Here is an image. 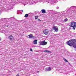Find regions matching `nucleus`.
<instances>
[{"instance_id":"obj_1","label":"nucleus","mask_w":76,"mask_h":76,"mask_svg":"<svg viewBox=\"0 0 76 76\" xmlns=\"http://www.w3.org/2000/svg\"><path fill=\"white\" fill-rule=\"evenodd\" d=\"M70 27H72V26H74L75 27H76V22H74L72 21L71 22Z\"/></svg>"},{"instance_id":"obj_2","label":"nucleus","mask_w":76,"mask_h":76,"mask_svg":"<svg viewBox=\"0 0 76 76\" xmlns=\"http://www.w3.org/2000/svg\"><path fill=\"white\" fill-rule=\"evenodd\" d=\"M47 44V42H45V40L42 41L40 43V45H45Z\"/></svg>"},{"instance_id":"obj_3","label":"nucleus","mask_w":76,"mask_h":76,"mask_svg":"<svg viewBox=\"0 0 76 76\" xmlns=\"http://www.w3.org/2000/svg\"><path fill=\"white\" fill-rule=\"evenodd\" d=\"M53 30H54L55 32H58V27L57 26H54L53 27Z\"/></svg>"},{"instance_id":"obj_4","label":"nucleus","mask_w":76,"mask_h":76,"mask_svg":"<svg viewBox=\"0 0 76 76\" xmlns=\"http://www.w3.org/2000/svg\"><path fill=\"white\" fill-rule=\"evenodd\" d=\"M20 3L24 4V6H25L26 4V0H22L20 1Z\"/></svg>"},{"instance_id":"obj_5","label":"nucleus","mask_w":76,"mask_h":76,"mask_svg":"<svg viewBox=\"0 0 76 76\" xmlns=\"http://www.w3.org/2000/svg\"><path fill=\"white\" fill-rule=\"evenodd\" d=\"M48 31V30L47 29H45L43 31V33L46 35H47L48 34V32H49V31Z\"/></svg>"},{"instance_id":"obj_6","label":"nucleus","mask_w":76,"mask_h":76,"mask_svg":"<svg viewBox=\"0 0 76 76\" xmlns=\"http://www.w3.org/2000/svg\"><path fill=\"white\" fill-rule=\"evenodd\" d=\"M30 3L31 4L34 3L36 4V3H38V1H37V0H33L32 1L30 2Z\"/></svg>"},{"instance_id":"obj_7","label":"nucleus","mask_w":76,"mask_h":76,"mask_svg":"<svg viewBox=\"0 0 76 76\" xmlns=\"http://www.w3.org/2000/svg\"><path fill=\"white\" fill-rule=\"evenodd\" d=\"M28 38L29 39L32 38H34V36H33V35L32 34H30L29 35H28L27 36Z\"/></svg>"},{"instance_id":"obj_8","label":"nucleus","mask_w":76,"mask_h":76,"mask_svg":"<svg viewBox=\"0 0 76 76\" xmlns=\"http://www.w3.org/2000/svg\"><path fill=\"white\" fill-rule=\"evenodd\" d=\"M8 38L10 40V41H12L13 38V37L12 35H10L8 37Z\"/></svg>"},{"instance_id":"obj_9","label":"nucleus","mask_w":76,"mask_h":76,"mask_svg":"<svg viewBox=\"0 0 76 76\" xmlns=\"http://www.w3.org/2000/svg\"><path fill=\"white\" fill-rule=\"evenodd\" d=\"M13 9V7H10L9 8H6L5 10H11Z\"/></svg>"},{"instance_id":"obj_10","label":"nucleus","mask_w":76,"mask_h":76,"mask_svg":"<svg viewBox=\"0 0 76 76\" xmlns=\"http://www.w3.org/2000/svg\"><path fill=\"white\" fill-rule=\"evenodd\" d=\"M42 13H46V11H45V10L42 9L41 10Z\"/></svg>"},{"instance_id":"obj_11","label":"nucleus","mask_w":76,"mask_h":76,"mask_svg":"<svg viewBox=\"0 0 76 76\" xmlns=\"http://www.w3.org/2000/svg\"><path fill=\"white\" fill-rule=\"evenodd\" d=\"M37 41H38V40L36 39L34 40L33 43L34 44H37Z\"/></svg>"},{"instance_id":"obj_12","label":"nucleus","mask_w":76,"mask_h":76,"mask_svg":"<svg viewBox=\"0 0 76 76\" xmlns=\"http://www.w3.org/2000/svg\"><path fill=\"white\" fill-rule=\"evenodd\" d=\"M6 19H7V18H1V20H2V21H3L4 22L6 20Z\"/></svg>"},{"instance_id":"obj_13","label":"nucleus","mask_w":76,"mask_h":76,"mask_svg":"<svg viewBox=\"0 0 76 76\" xmlns=\"http://www.w3.org/2000/svg\"><path fill=\"white\" fill-rule=\"evenodd\" d=\"M51 70V68L50 67H49L48 68H46L47 71H50Z\"/></svg>"},{"instance_id":"obj_14","label":"nucleus","mask_w":76,"mask_h":76,"mask_svg":"<svg viewBox=\"0 0 76 76\" xmlns=\"http://www.w3.org/2000/svg\"><path fill=\"white\" fill-rule=\"evenodd\" d=\"M10 19H13L14 21H17L18 20H16V19L14 17H12L10 18Z\"/></svg>"},{"instance_id":"obj_15","label":"nucleus","mask_w":76,"mask_h":76,"mask_svg":"<svg viewBox=\"0 0 76 76\" xmlns=\"http://www.w3.org/2000/svg\"><path fill=\"white\" fill-rule=\"evenodd\" d=\"M44 52H45V53H51V52L50 51H49L47 50H45Z\"/></svg>"},{"instance_id":"obj_16","label":"nucleus","mask_w":76,"mask_h":76,"mask_svg":"<svg viewBox=\"0 0 76 76\" xmlns=\"http://www.w3.org/2000/svg\"><path fill=\"white\" fill-rule=\"evenodd\" d=\"M28 17V14H26L24 16V17H25V18H27Z\"/></svg>"},{"instance_id":"obj_17","label":"nucleus","mask_w":76,"mask_h":76,"mask_svg":"<svg viewBox=\"0 0 76 76\" xmlns=\"http://www.w3.org/2000/svg\"><path fill=\"white\" fill-rule=\"evenodd\" d=\"M68 20V19H67V18H65L64 20V22H67V21Z\"/></svg>"},{"instance_id":"obj_18","label":"nucleus","mask_w":76,"mask_h":76,"mask_svg":"<svg viewBox=\"0 0 76 76\" xmlns=\"http://www.w3.org/2000/svg\"><path fill=\"white\" fill-rule=\"evenodd\" d=\"M35 19H38V16H35Z\"/></svg>"},{"instance_id":"obj_19","label":"nucleus","mask_w":76,"mask_h":76,"mask_svg":"<svg viewBox=\"0 0 76 76\" xmlns=\"http://www.w3.org/2000/svg\"><path fill=\"white\" fill-rule=\"evenodd\" d=\"M64 61L66 62H68V61L65 59H64Z\"/></svg>"},{"instance_id":"obj_20","label":"nucleus","mask_w":76,"mask_h":76,"mask_svg":"<svg viewBox=\"0 0 76 76\" xmlns=\"http://www.w3.org/2000/svg\"><path fill=\"white\" fill-rule=\"evenodd\" d=\"M72 27H73L72 28L73 29H74L75 30V28H76V27H75V26H72Z\"/></svg>"},{"instance_id":"obj_21","label":"nucleus","mask_w":76,"mask_h":76,"mask_svg":"<svg viewBox=\"0 0 76 76\" xmlns=\"http://www.w3.org/2000/svg\"><path fill=\"white\" fill-rule=\"evenodd\" d=\"M74 7H75V6L71 7L70 8L72 9V8H73Z\"/></svg>"},{"instance_id":"obj_22","label":"nucleus","mask_w":76,"mask_h":76,"mask_svg":"<svg viewBox=\"0 0 76 76\" xmlns=\"http://www.w3.org/2000/svg\"><path fill=\"white\" fill-rule=\"evenodd\" d=\"M48 11H49V12H53V10H48Z\"/></svg>"},{"instance_id":"obj_23","label":"nucleus","mask_w":76,"mask_h":76,"mask_svg":"<svg viewBox=\"0 0 76 76\" xmlns=\"http://www.w3.org/2000/svg\"><path fill=\"white\" fill-rule=\"evenodd\" d=\"M56 9H59V7H56Z\"/></svg>"},{"instance_id":"obj_24","label":"nucleus","mask_w":76,"mask_h":76,"mask_svg":"<svg viewBox=\"0 0 76 76\" xmlns=\"http://www.w3.org/2000/svg\"><path fill=\"white\" fill-rule=\"evenodd\" d=\"M38 21H39H39H40V20L39 19H38Z\"/></svg>"},{"instance_id":"obj_25","label":"nucleus","mask_w":76,"mask_h":76,"mask_svg":"<svg viewBox=\"0 0 76 76\" xmlns=\"http://www.w3.org/2000/svg\"><path fill=\"white\" fill-rule=\"evenodd\" d=\"M30 51H32V49L31 48L30 49Z\"/></svg>"},{"instance_id":"obj_26","label":"nucleus","mask_w":76,"mask_h":76,"mask_svg":"<svg viewBox=\"0 0 76 76\" xmlns=\"http://www.w3.org/2000/svg\"><path fill=\"white\" fill-rule=\"evenodd\" d=\"M68 63L69 65H70V63L68 62Z\"/></svg>"},{"instance_id":"obj_27","label":"nucleus","mask_w":76,"mask_h":76,"mask_svg":"<svg viewBox=\"0 0 76 76\" xmlns=\"http://www.w3.org/2000/svg\"><path fill=\"white\" fill-rule=\"evenodd\" d=\"M16 76H19V75H16Z\"/></svg>"},{"instance_id":"obj_28","label":"nucleus","mask_w":76,"mask_h":76,"mask_svg":"<svg viewBox=\"0 0 76 76\" xmlns=\"http://www.w3.org/2000/svg\"><path fill=\"white\" fill-rule=\"evenodd\" d=\"M7 26V27H8L9 26L8 25L7 26Z\"/></svg>"},{"instance_id":"obj_29","label":"nucleus","mask_w":76,"mask_h":76,"mask_svg":"<svg viewBox=\"0 0 76 76\" xmlns=\"http://www.w3.org/2000/svg\"><path fill=\"white\" fill-rule=\"evenodd\" d=\"M22 11L23 12V10H22Z\"/></svg>"},{"instance_id":"obj_30","label":"nucleus","mask_w":76,"mask_h":76,"mask_svg":"<svg viewBox=\"0 0 76 76\" xmlns=\"http://www.w3.org/2000/svg\"><path fill=\"white\" fill-rule=\"evenodd\" d=\"M1 39H0V41H1Z\"/></svg>"},{"instance_id":"obj_31","label":"nucleus","mask_w":76,"mask_h":76,"mask_svg":"<svg viewBox=\"0 0 76 76\" xmlns=\"http://www.w3.org/2000/svg\"><path fill=\"white\" fill-rule=\"evenodd\" d=\"M38 72H39V71H38Z\"/></svg>"},{"instance_id":"obj_32","label":"nucleus","mask_w":76,"mask_h":76,"mask_svg":"<svg viewBox=\"0 0 76 76\" xmlns=\"http://www.w3.org/2000/svg\"><path fill=\"white\" fill-rule=\"evenodd\" d=\"M71 13V12H70V13Z\"/></svg>"},{"instance_id":"obj_33","label":"nucleus","mask_w":76,"mask_h":76,"mask_svg":"<svg viewBox=\"0 0 76 76\" xmlns=\"http://www.w3.org/2000/svg\"><path fill=\"white\" fill-rule=\"evenodd\" d=\"M1 14L0 13V15Z\"/></svg>"}]
</instances>
